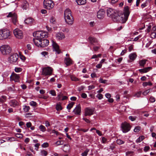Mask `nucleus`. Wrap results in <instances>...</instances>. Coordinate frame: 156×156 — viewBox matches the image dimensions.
Here are the masks:
<instances>
[{
    "instance_id": "nucleus-1",
    "label": "nucleus",
    "mask_w": 156,
    "mask_h": 156,
    "mask_svg": "<svg viewBox=\"0 0 156 156\" xmlns=\"http://www.w3.org/2000/svg\"><path fill=\"white\" fill-rule=\"evenodd\" d=\"M107 16L111 17L114 22L124 23L128 19L130 12L129 7L126 6L124 7V12L122 14L119 15L118 11L111 8L107 9Z\"/></svg>"
},
{
    "instance_id": "nucleus-2",
    "label": "nucleus",
    "mask_w": 156,
    "mask_h": 156,
    "mask_svg": "<svg viewBox=\"0 0 156 156\" xmlns=\"http://www.w3.org/2000/svg\"><path fill=\"white\" fill-rule=\"evenodd\" d=\"M64 17L65 22L69 25H72L74 19L71 14V10L69 9H66L64 11Z\"/></svg>"
},
{
    "instance_id": "nucleus-3",
    "label": "nucleus",
    "mask_w": 156,
    "mask_h": 156,
    "mask_svg": "<svg viewBox=\"0 0 156 156\" xmlns=\"http://www.w3.org/2000/svg\"><path fill=\"white\" fill-rule=\"evenodd\" d=\"M11 34L10 31L7 28L0 30V39L3 40L9 38Z\"/></svg>"
},
{
    "instance_id": "nucleus-4",
    "label": "nucleus",
    "mask_w": 156,
    "mask_h": 156,
    "mask_svg": "<svg viewBox=\"0 0 156 156\" xmlns=\"http://www.w3.org/2000/svg\"><path fill=\"white\" fill-rule=\"evenodd\" d=\"M19 56L17 53L11 54L8 58V61L11 64H15L17 63Z\"/></svg>"
},
{
    "instance_id": "nucleus-5",
    "label": "nucleus",
    "mask_w": 156,
    "mask_h": 156,
    "mask_svg": "<svg viewBox=\"0 0 156 156\" xmlns=\"http://www.w3.org/2000/svg\"><path fill=\"white\" fill-rule=\"evenodd\" d=\"M0 50L2 53L4 55L9 54L12 50L11 48L7 45H2L0 48Z\"/></svg>"
},
{
    "instance_id": "nucleus-6",
    "label": "nucleus",
    "mask_w": 156,
    "mask_h": 156,
    "mask_svg": "<svg viewBox=\"0 0 156 156\" xmlns=\"http://www.w3.org/2000/svg\"><path fill=\"white\" fill-rule=\"evenodd\" d=\"M48 33L46 32H42L38 31L33 34L34 37L39 39H42L44 38H46L48 37Z\"/></svg>"
},
{
    "instance_id": "nucleus-7",
    "label": "nucleus",
    "mask_w": 156,
    "mask_h": 156,
    "mask_svg": "<svg viewBox=\"0 0 156 156\" xmlns=\"http://www.w3.org/2000/svg\"><path fill=\"white\" fill-rule=\"evenodd\" d=\"M53 70V69L50 67H44L42 69L41 75L45 76L51 75Z\"/></svg>"
},
{
    "instance_id": "nucleus-8",
    "label": "nucleus",
    "mask_w": 156,
    "mask_h": 156,
    "mask_svg": "<svg viewBox=\"0 0 156 156\" xmlns=\"http://www.w3.org/2000/svg\"><path fill=\"white\" fill-rule=\"evenodd\" d=\"M43 5L45 8L50 9L53 8L54 3L52 0H44L43 2Z\"/></svg>"
},
{
    "instance_id": "nucleus-9",
    "label": "nucleus",
    "mask_w": 156,
    "mask_h": 156,
    "mask_svg": "<svg viewBox=\"0 0 156 156\" xmlns=\"http://www.w3.org/2000/svg\"><path fill=\"white\" fill-rule=\"evenodd\" d=\"M121 126L122 131L123 133H127L130 129V126L129 123L126 122L122 123Z\"/></svg>"
},
{
    "instance_id": "nucleus-10",
    "label": "nucleus",
    "mask_w": 156,
    "mask_h": 156,
    "mask_svg": "<svg viewBox=\"0 0 156 156\" xmlns=\"http://www.w3.org/2000/svg\"><path fill=\"white\" fill-rule=\"evenodd\" d=\"M13 33L15 36L19 39H22L23 37V32L18 29H16L13 31Z\"/></svg>"
},
{
    "instance_id": "nucleus-11",
    "label": "nucleus",
    "mask_w": 156,
    "mask_h": 156,
    "mask_svg": "<svg viewBox=\"0 0 156 156\" xmlns=\"http://www.w3.org/2000/svg\"><path fill=\"white\" fill-rule=\"evenodd\" d=\"M7 17H11L12 18V22L16 24L17 22V16L16 14L14 12H10L7 16Z\"/></svg>"
},
{
    "instance_id": "nucleus-12",
    "label": "nucleus",
    "mask_w": 156,
    "mask_h": 156,
    "mask_svg": "<svg viewBox=\"0 0 156 156\" xmlns=\"http://www.w3.org/2000/svg\"><path fill=\"white\" fill-rule=\"evenodd\" d=\"M39 43L40 44V47L43 48L48 45L49 41L48 40L42 39L41 40V41H39Z\"/></svg>"
},
{
    "instance_id": "nucleus-13",
    "label": "nucleus",
    "mask_w": 156,
    "mask_h": 156,
    "mask_svg": "<svg viewBox=\"0 0 156 156\" xmlns=\"http://www.w3.org/2000/svg\"><path fill=\"white\" fill-rule=\"evenodd\" d=\"M52 45L53 48V51H55L56 53L59 54L60 53L59 47L58 45L54 41H52Z\"/></svg>"
},
{
    "instance_id": "nucleus-14",
    "label": "nucleus",
    "mask_w": 156,
    "mask_h": 156,
    "mask_svg": "<svg viewBox=\"0 0 156 156\" xmlns=\"http://www.w3.org/2000/svg\"><path fill=\"white\" fill-rule=\"evenodd\" d=\"M94 111V110L93 109L87 108L85 109V115L86 116L91 115L93 114Z\"/></svg>"
},
{
    "instance_id": "nucleus-15",
    "label": "nucleus",
    "mask_w": 156,
    "mask_h": 156,
    "mask_svg": "<svg viewBox=\"0 0 156 156\" xmlns=\"http://www.w3.org/2000/svg\"><path fill=\"white\" fill-rule=\"evenodd\" d=\"M105 12L103 9H100L97 12V16L98 18L102 19L104 18Z\"/></svg>"
},
{
    "instance_id": "nucleus-16",
    "label": "nucleus",
    "mask_w": 156,
    "mask_h": 156,
    "mask_svg": "<svg viewBox=\"0 0 156 156\" xmlns=\"http://www.w3.org/2000/svg\"><path fill=\"white\" fill-rule=\"evenodd\" d=\"M24 22L25 24L31 25L34 23V20L33 18L31 17H29L26 19L24 20Z\"/></svg>"
},
{
    "instance_id": "nucleus-17",
    "label": "nucleus",
    "mask_w": 156,
    "mask_h": 156,
    "mask_svg": "<svg viewBox=\"0 0 156 156\" xmlns=\"http://www.w3.org/2000/svg\"><path fill=\"white\" fill-rule=\"evenodd\" d=\"M20 77L18 74L15 73H13L10 77V78L12 80L15 82H18L19 81Z\"/></svg>"
},
{
    "instance_id": "nucleus-18",
    "label": "nucleus",
    "mask_w": 156,
    "mask_h": 156,
    "mask_svg": "<svg viewBox=\"0 0 156 156\" xmlns=\"http://www.w3.org/2000/svg\"><path fill=\"white\" fill-rule=\"evenodd\" d=\"M81 111V109L80 105L79 104L76 106V107L73 110V112L76 115H80Z\"/></svg>"
},
{
    "instance_id": "nucleus-19",
    "label": "nucleus",
    "mask_w": 156,
    "mask_h": 156,
    "mask_svg": "<svg viewBox=\"0 0 156 156\" xmlns=\"http://www.w3.org/2000/svg\"><path fill=\"white\" fill-rule=\"evenodd\" d=\"M56 39L58 40H62L64 39L65 37L63 33L59 32L57 33L55 35Z\"/></svg>"
},
{
    "instance_id": "nucleus-20",
    "label": "nucleus",
    "mask_w": 156,
    "mask_h": 156,
    "mask_svg": "<svg viewBox=\"0 0 156 156\" xmlns=\"http://www.w3.org/2000/svg\"><path fill=\"white\" fill-rule=\"evenodd\" d=\"M9 104L11 106L15 107L18 105L19 103L16 100H12L10 101Z\"/></svg>"
},
{
    "instance_id": "nucleus-21",
    "label": "nucleus",
    "mask_w": 156,
    "mask_h": 156,
    "mask_svg": "<svg viewBox=\"0 0 156 156\" xmlns=\"http://www.w3.org/2000/svg\"><path fill=\"white\" fill-rule=\"evenodd\" d=\"M152 69L151 67H147L144 68V69H139V71L141 73H146Z\"/></svg>"
},
{
    "instance_id": "nucleus-22",
    "label": "nucleus",
    "mask_w": 156,
    "mask_h": 156,
    "mask_svg": "<svg viewBox=\"0 0 156 156\" xmlns=\"http://www.w3.org/2000/svg\"><path fill=\"white\" fill-rule=\"evenodd\" d=\"M90 43L91 44L94 45V43H97L98 42L97 39L93 37H90L89 38Z\"/></svg>"
},
{
    "instance_id": "nucleus-23",
    "label": "nucleus",
    "mask_w": 156,
    "mask_h": 156,
    "mask_svg": "<svg viewBox=\"0 0 156 156\" xmlns=\"http://www.w3.org/2000/svg\"><path fill=\"white\" fill-rule=\"evenodd\" d=\"M64 61L65 64L67 66L70 65L71 64H72V60L69 57L65 58Z\"/></svg>"
},
{
    "instance_id": "nucleus-24",
    "label": "nucleus",
    "mask_w": 156,
    "mask_h": 156,
    "mask_svg": "<svg viewBox=\"0 0 156 156\" xmlns=\"http://www.w3.org/2000/svg\"><path fill=\"white\" fill-rule=\"evenodd\" d=\"M41 40L40 39H39L38 38L35 37V38L33 39V41L35 45L38 47H40V44H39V41H41Z\"/></svg>"
},
{
    "instance_id": "nucleus-25",
    "label": "nucleus",
    "mask_w": 156,
    "mask_h": 156,
    "mask_svg": "<svg viewBox=\"0 0 156 156\" xmlns=\"http://www.w3.org/2000/svg\"><path fill=\"white\" fill-rule=\"evenodd\" d=\"M130 59L134 60L136 58L137 55L135 53H132L130 54L129 56Z\"/></svg>"
},
{
    "instance_id": "nucleus-26",
    "label": "nucleus",
    "mask_w": 156,
    "mask_h": 156,
    "mask_svg": "<svg viewBox=\"0 0 156 156\" xmlns=\"http://www.w3.org/2000/svg\"><path fill=\"white\" fill-rule=\"evenodd\" d=\"M147 61V60L145 59L141 60L139 61V63L140 64V66L143 67H144V65L146 64V62Z\"/></svg>"
},
{
    "instance_id": "nucleus-27",
    "label": "nucleus",
    "mask_w": 156,
    "mask_h": 156,
    "mask_svg": "<svg viewBox=\"0 0 156 156\" xmlns=\"http://www.w3.org/2000/svg\"><path fill=\"white\" fill-rule=\"evenodd\" d=\"M29 7V4L26 1H24L22 7L23 9L26 10Z\"/></svg>"
},
{
    "instance_id": "nucleus-28",
    "label": "nucleus",
    "mask_w": 156,
    "mask_h": 156,
    "mask_svg": "<svg viewBox=\"0 0 156 156\" xmlns=\"http://www.w3.org/2000/svg\"><path fill=\"white\" fill-rule=\"evenodd\" d=\"M76 2L78 5H82L86 3V0H76Z\"/></svg>"
},
{
    "instance_id": "nucleus-29",
    "label": "nucleus",
    "mask_w": 156,
    "mask_h": 156,
    "mask_svg": "<svg viewBox=\"0 0 156 156\" xmlns=\"http://www.w3.org/2000/svg\"><path fill=\"white\" fill-rule=\"evenodd\" d=\"M50 22L52 24H55L56 23V19L55 17L52 16L50 19Z\"/></svg>"
},
{
    "instance_id": "nucleus-30",
    "label": "nucleus",
    "mask_w": 156,
    "mask_h": 156,
    "mask_svg": "<svg viewBox=\"0 0 156 156\" xmlns=\"http://www.w3.org/2000/svg\"><path fill=\"white\" fill-rule=\"evenodd\" d=\"M89 151V149H86L82 153L81 155L82 156H87Z\"/></svg>"
},
{
    "instance_id": "nucleus-31",
    "label": "nucleus",
    "mask_w": 156,
    "mask_h": 156,
    "mask_svg": "<svg viewBox=\"0 0 156 156\" xmlns=\"http://www.w3.org/2000/svg\"><path fill=\"white\" fill-rule=\"evenodd\" d=\"M30 109V107L29 106H27V105L23 106V110L25 112H28Z\"/></svg>"
},
{
    "instance_id": "nucleus-32",
    "label": "nucleus",
    "mask_w": 156,
    "mask_h": 156,
    "mask_svg": "<svg viewBox=\"0 0 156 156\" xmlns=\"http://www.w3.org/2000/svg\"><path fill=\"white\" fill-rule=\"evenodd\" d=\"M6 99V97L5 96H2L0 98V102L3 103L5 101Z\"/></svg>"
},
{
    "instance_id": "nucleus-33",
    "label": "nucleus",
    "mask_w": 156,
    "mask_h": 156,
    "mask_svg": "<svg viewBox=\"0 0 156 156\" xmlns=\"http://www.w3.org/2000/svg\"><path fill=\"white\" fill-rule=\"evenodd\" d=\"M39 128L41 131L44 132L46 131V128L44 126L42 125H40L39 127Z\"/></svg>"
},
{
    "instance_id": "nucleus-34",
    "label": "nucleus",
    "mask_w": 156,
    "mask_h": 156,
    "mask_svg": "<svg viewBox=\"0 0 156 156\" xmlns=\"http://www.w3.org/2000/svg\"><path fill=\"white\" fill-rule=\"evenodd\" d=\"M74 104V102H72L69 104L67 106V108L68 110H70L73 107Z\"/></svg>"
},
{
    "instance_id": "nucleus-35",
    "label": "nucleus",
    "mask_w": 156,
    "mask_h": 156,
    "mask_svg": "<svg viewBox=\"0 0 156 156\" xmlns=\"http://www.w3.org/2000/svg\"><path fill=\"white\" fill-rule=\"evenodd\" d=\"M141 129V127L139 126H137L135 127L134 131L135 132H139Z\"/></svg>"
},
{
    "instance_id": "nucleus-36",
    "label": "nucleus",
    "mask_w": 156,
    "mask_h": 156,
    "mask_svg": "<svg viewBox=\"0 0 156 156\" xmlns=\"http://www.w3.org/2000/svg\"><path fill=\"white\" fill-rule=\"evenodd\" d=\"M144 136H142L139 137L136 140V142L137 143H139L141 142L144 139Z\"/></svg>"
},
{
    "instance_id": "nucleus-37",
    "label": "nucleus",
    "mask_w": 156,
    "mask_h": 156,
    "mask_svg": "<svg viewBox=\"0 0 156 156\" xmlns=\"http://www.w3.org/2000/svg\"><path fill=\"white\" fill-rule=\"evenodd\" d=\"M56 109L57 111H60L62 109V108L60 105L57 104L56 106Z\"/></svg>"
},
{
    "instance_id": "nucleus-38",
    "label": "nucleus",
    "mask_w": 156,
    "mask_h": 156,
    "mask_svg": "<svg viewBox=\"0 0 156 156\" xmlns=\"http://www.w3.org/2000/svg\"><path fill=\"white\" fill-rule=\"evenodd\" d=\"M152 85V84L151 82H144L143 83V85L144 87H146L147 85L151 86Z\"/></svg>"
},
{
    "instance_id": "nucleus-39",
    "label": "nucleus",
    "mask_w": 156,
    "mask_h": 156,
    "mask_svg": "<svg viewBox=\"0 0 156 156\" xmlns=\"http://www.w3.org/2000/svg\"><path fill=\"white\" fill-rule=\"evenodd\" d=\"M124 142H125L124 141H123L121 139H117L116 140L117 143L119 145L123 144L124 143Z\"/></svg>"
},
{
    "instance_id": "nucleus-40",
    "label": "nucleus",
    "mask_w": 156,
    "mask_h": 156,
    "mask_svg": "<svg viewBox=\"0 0 156 156\" xmlns=\"http://www.w3.org/2000/svg\"><path fill=\"white\" fill-rule=\"evenodd\" d=\"M41 154L44 156H46L48 154L47 152L44 150H42L41 151Z\"/></svg>"
},
{
    "instance_id": "nucleus-41",
    "label": "nucleus",
    "mask_w": 156,
    "mask_h": 156,
    "mask_svg": "<svg viewBox=\"0 0 156 156\" xmlns=\"http://www.w3.org/2000/svg\"><path fill=\"white\" fill-rule=\"evenodd\" d=\"M99 82L101 83L105 84L107 83V80H103L102 78H100L99 80Z\"/></svg>"
},
{
    "instance_id": "nucleus-42",
    "label": "nucleus",
    "mask_w": 156,
    "mask_h": 156,
    "mask_svg": "<svg viewBox=\"0 0 156 156\" xmlns=\"http://www.w3.org/2000/svg\"><path fill=\"white\" fill-rule=\"evenodd\" d=\"M37 104L36 102L33 101H31L30 103V105L31 106L34 107L36 106Z\"/></svg>"
},
{
    "instance_id": "nucleus-43",
    "label": "nucleus",
    "mask_w": 156,
    "mask_h": 156,
    "mask_svg": "<svg viewBox=\"0 0 156 156\" xmlns=\"http://www.w3.org/2000/svg\"><path fill=\"white\" fill-rule=\"evenodd\" d=\"M22 70V69L20 68L15 67V71L17 73L21 72Z\"/></svg>"
},
{
    "instance_id": "nucleus-44",
    "label": "nucleus",
    "mask_w": 156,
    "mask_h": 156,
    "mask_svg": "<svg viewBox=\"0 0 156 156\" xmlns=\"http://www.w3.org/2000/svg\"><path fill=\"white\" fill-rule=\"evenodd\" d=\"M71 80L72 81H78L79 80V79L78 78L73 76H71Z\"/></svg>"
},
{
    "instance_id": "nucleus-45",
    "label": "nucleus",
    "mask_w": 156,
    "mask_h": 156,
    "mask_svg": "<svg viewBox=\"0 0 156 156\" xmlns=\"http://www.w3.org/2000/svg\"><path fill=\"white\" fill-rule=\"evenodd\" d=\"M150 90L151 89H149L143 92V94L144 96L146 95L150 92Z\"/></svg>"
},
{
    "instance_id": "nucleus-46",
    "label": "nucleus",
    "mask_w": 156,
    "mask_h": 156,
    "mask_svg": "<svg viewBox=\"0 0 156 156\" xmlns=\"http://www.w3.org/2000/svg\"><path fill=\"white\" fill-rule=\"evenodd\" d=\"M15 136L16 137H17L19 138H22L23 135V134H21V133H16L15 134Z\"/></svg>"
},
{
    "instance_id": "nucleus-47",
    "label": "nucleus",
    "mask_w": 156,
    "mask_h": 156,
    "mask_svg": "<svg viewBox=\"0 0 156 156\" xmlns=\"http://www.w3.org/2000/svg\"><path fill=\"white\" fill-rule=\"evenodd\" d=\"M103 95L101 94H98L96 96V97L100 100L102 99L103 98Z\"/></svg>"
},
{
    "instance_id": "nucleus-48",
    "label": "nucleus",
    "mask_w": 156,
    "mask_h": 156,
    "mask_svg": "<svg viewBox=\"0 0 156 156\" xmlns=\"http://www.w3.org/2000/svg\"><path fill=\"white\" fill-rule=\"evenodd\" d=\"M56 144L58 145H62L63 144V141L62 140L57 141L56 143Z\"/></svg>"
},
{
    "instance_id": "nucleus-49",
    "label": "nucleus",
    "mask_w": 156,
    "mask_h": 156,
    "mask_svg": "<svg viewBox=\"0 0 156 156\" xmlns=\"http://www.w3.org/2000/svg\"><path fill=\"white\" fill-rule=\"evenodd\" d=\"M147 2H144L143 4H142L141 5V7L142 9H143L146 6H147Z\"/></svg>"
},
{
    "instance_id": "nucleus-50",
    "label": "nucleus",
    "mask_w": 156,
    "mask_h": 156,
    "mask_svg": "<svg viewBox=\"0 0 156 156\" xmlns=\"http://www.w3.org/2000/svg\"><path fill=\"white\" fill-rule=\"evenodd\" d=\"M156 35V33L155 32H152L151 34V37L152 38H154L155 37Z\"/></svg>"
},
{
    "instance_id": "nucleus-51",
    "label": "nucleus",
    "mask_w": 156,
    "mask_h": 156,
    "mask_svg": "<svg viewBox=\"0 0 156 156\" xmlns=\"http://www.w3.org/2000/svg\"><path fill=\"white\" fill-rule=\"evenodd\" d=\"M50 94L53 96H55L56 95V93L54 90H51L50 91Z\"/></svg>"
},
{
    "instance_id": "nucleus-52",
    "label": "nucleus",
    "mask_w": 156,
    "mask_h": 156,
    "mask_svg": "<svg viewBox=\"0 0 156 156\" xmlns=\"http://www.w3.org/2000/svg\"><path fill=\"white\" fill-rule=\"evenodd\" d=\"M150 101L151 102H154L155 101V98L153 97H151L149 99Z\"/></svg>"
},
{
    "instance_id": "nucleus-53",
    "label": "nucleus",
    "mask_w": 156,
    "mask_h": 156,
    "mask_svg": "<svg viewBox=\"0 0 156 156\" xmlns=\"http://www.w3.org/2000/svg\"><path fill=\"white\" fill-rule=\"evenodd\" d=\"M48 146V144L47 143H44L42 145V146L43 147H47Z\"/></svg>"
},
{
    "instance_id": "nucleus-54",
    "label": "nucleus",
    "mask_w": 156,
    "mask_h": 156,
    "mask_svg": "<svg viewBox=\"0 0 156 156\" xmlns=\"http://www.w3.org/2000/svg\"><path fill=\"white\" fill-rule=\"evenodd\" d=\"M63 97V94L62 93H60L57 96V98H58V100H60L62 97Z\"/></svg>"
},
{
    "instance_id": "nucleus-55",
    "label": "nucleus",
    "mask_w": 156,
    "mask_h": 156,
    "mask_svg": "<svg viewBox=\"0 0 156 156\" xmlns=\"http://www.w3.org/2000/svg\"><path fill=\"white\" fill-rule=\"evenodd\" d=\"M141 92L140 91L136 93L134 96L137 98L139 97L141 94Z\"/></svg>"
},
{
    "instance_id": "nucleus-56",
    "label": "nucleus",
    "mask_w": 156,
    "mask_h": 156,
    "mask_svg": "<svg viewBox=\"0 0 156 156\" xmlns=\"http://www.w3.org/2000/svg\"><path fill=\"white\" fill-rule=\"evenodd\" d=\"M7 139H8V141L10 142H12L15 140L14 138L13 137H8L7 138Z\"/></svg>"
},
{
    "instance_id": "nucleus-57",
    "label": "nucleus",
    "mask_w": 156,
    "mask_h": 156,
    "mask_svg": "<svg viewBox=\"0 0 156 156\" xmlns=\"http://www.w3.org/2000/svg\"><path fill=\"white\" fill-rule=\"evenodd\" d=\"M26 125L27 128H30L32 124L30 122H27V123Z\"/></svg>"
},
{
    "instance_id": "nucleus-58",
    "label": "nucleus",
    "mask_w": 156,
    "mask_h": 156,
    "mask_svg": "<svg viewBox=\"0 0 156 156\" xmlns=\"http://www.w3.org/2000/svg\"><path fill=\"white\" fill-rule=\"evenodd\" d=\"M14 88H13L11 87H9L8 88V90L9 91H14Z\"/></svg>"
},
{
    "instance_id": "nucleus-59",
    "label": "nucleus",
    "mask_w": 156,
    "mask_h": 156,
    "mask_svg": "<svg viewBox=\"0 0 156 156\" xmlns=\"http://www.w3.org/2000/svg\"><path fill=\"white\" fill-rule=\"evenodd\" d=\"M150 147L149 146H146L144 147V151L145 152L147 151L148 150L150 149Z\"/></svg>"
},
{
    "instance_id": "nucleus-60",
    "label": "nucleus",
    "mask_w": 156,
    "mask_h": 156,
    "mask_svg": "<svg viewBox=\"0 0 156 156\" xmlns=\"http://www.w3.org/2000/svg\"><path fill=\"white\" fill-rule=\"evenodd\" d=\"M151 25L149 26L146 30V32L147 33L150 32L151 29Z\"/></svg>"
},
{
    "instance_id": "nucleus-61",
    "label": "nucleus",
    "mask_w": 156,
    "mask_h": 156,
    "mask_svg": "<svg viewBox=\"0 0 156 156\" xmlns=\"http://www.w3.org/2000/svg\"><path fill=\"white\" fill-rule=\"evenodd\" d=\"M107 139L105 137H103L102 139V142L103 143H105Z\"/></svg>"
},
{
    "instance_id": "nucleus-62",
    "label": "nucleus",
    "mask_w": 156,
    "mask_h": 156,
    "mask_svg": "<svg viewBox=\"0 0 156 156\" xmlns=\"http://www.w3.org/2000/svg\"><path fill=\"white\" fill-rule=\"evenodd\" d=\"M129 119L132 121H134L135 120V118L132 116H130L129 117Z\"/></svg>"
},
{
    "instance_id": "nucleus-63",
    "label": "nucleus",
    "mask_w": 156,
    "mask_h": 156,
    "mask_svg": "<svg viewBox=\"0 0 156 156\" xmlns=\"http://www.w3.org/2000/svg\"><path fill=\"white\" fill-rule=\"evenodd\" d=\"M95 87L94 86L92 85H90L88 86V90H91L92 89H94Z\"/></svg>"
},
{
    "instance_id": "nucleus-64",
    "label": "nucleus",
    "mask_w": 156,
    "mask_h": 156,
    "mask_svg": "<svg viewBox=\"0 0 156 156\" xmlns=\"http://www.w3.org/2000/svg\"><path fill=\"white\" fill-rule=\"evenodd\" d=\"M81 97L82 98H85L87 97V95L85 93H83L81 95Z\"/></svg>"
}]
</instances>
